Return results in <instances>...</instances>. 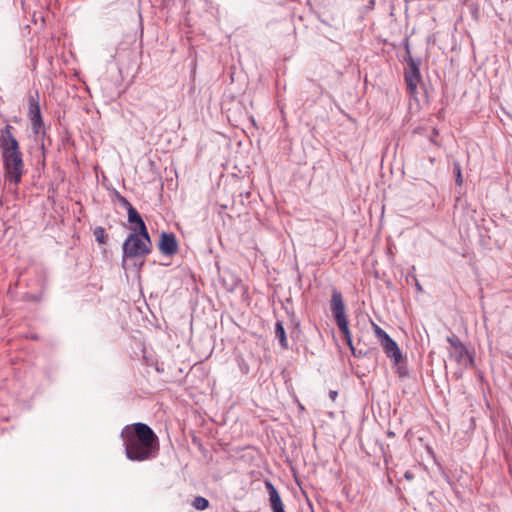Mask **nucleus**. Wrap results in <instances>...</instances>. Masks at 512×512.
<instances>
[{
	"label": "nucleus",
	"mask_w": 512,
	"mask_h": 512,
	"mask_svg": "<svg viewBox=\"0 0 512 512\" xmlns=\"http://www.w3.org/2000/svg\"><path fill=\"white\" fill-rule=\"evenodd\" d=\"M275 336L279 340L280 345L283 348H287L288 343H287L286 333H285V329H284L283 324H282L281 321H277L276 322V325H275Z\"/></svg>",
	"instance_id": "13"
},
{
	"label": "nucleus",
	"mask_w": 512,
	"mask_h": 512,
	"mask_svg": "<svg viewBox=\"0 0 512 512\" xmlns=\"http://www.w3.org/2000/svg\"><path fill=\"white\" fill-rule=\"evenodd\" d=\"M336 324H337L338 328L340 329V331L342 332L347 345L351 349L352 354L354 356H356V357L362 355V352L359 351L357 353L355 348H354V346H353L352 338H351V333H350V329H349V326H348L347 318L336 320Z\"/></svg>",
	"instance_id": "12"
},
{
	"label": "nucleus",
	"mask_w": 512,
	"mask_h": 512,
	"mask_svg": "<svg viewBox=\"0 0 512 512\" xmlns=\"http://www.w3.org/2000/svg\"><path fill=\"white\" fill-rule=\"evenodd\" d=\"M399 374L400 375H405V372L403 371V369L399 368Z\"/></svg>",
	"instance_id": "21"
},
{
	"label": "nucleus",
	"mask_w": 512,
	"mask_h": 512,
	"mask_svg": "<svg viewBox=\"0 0 512 512\" xmlns=\"http://www.w3.org/2000/svg\"><path fill=\"white\" fill-rule=\"evenodd\" d=\"M94 235H95L96 240L99 243L104 244L106 242V236H105L104 228H102V227L95 228Z\"/></svg>",
	"instance_id": "15"
},
{
	"label": "nucleus",
	"mask_w": 512,
	"mask_h": 512,
	"mask_svg": "<svg viewBox=\"0 0 512 512\" xmlns=\"http://www.w3.org/2000/svg\"><path fill=\"white\" fill-rule=\"evenodd\" d=\"M405 477H406L407 479H411V478H412V476H411V474H410L409 472H406V473H405Z\"/></svg>",
	"instance_id": "20"
},
{
	"label": "nucleus",
	"mask_w": 512,
	"mask_h": 512,
	"mask_svg": "<svg viewBox=\"0 0 512 512\" xmlns=\"http://www.w3.org/2000/svg\"><path fill=\"white\" fill-rule=\"evenodd\" d=\"M446 340L451 346L449 350L450 357H452L457 363L465 366L473 364L472 356L460 339L455 336H448Z\"/></svg>",
	"instance_id": "4"
},
{
	"label": "nucleus",
	"mask_w": 512,
	"mask_h": 512,
	"mask_svg": "<svg viewBox=\"0 0 512 512\" xmlns=\"http://www.w3.org/2000/svg\"><path fill=\"white\" fill-rule=\"evenodd\" d=\"M28 115L32 123V129L35 133H39V130L43 125V121L41 117L39 102L33 96L29 97Z\"/></svg>",
	"instance_id": "7"
},
{
	"label": "nucleus",
	"mask_w": 512,
	"mask_h": 512,
	"mask_svg": "<svg viewBox=\"0 0 512 512\" xmlns=\"http://www.w3.org/2000/svg\"><path fill=\"white\" fill-rule=\"evenodd\" d=\"M330 308L335 321L346 318L342 294L336 289L332 292Z\"/></svg>",
	"instance_id": "9"
},
{
	"label": "nucleus",
	"mask_w": 512,
	"mask_h": 512,
	"mask_svg": "<svg viewBox=\"0 0 512 512\" xmlns=\"http://www.w3.org/2000/svg\"><path fill=\"white\" fill-rule=\"evenodd\" d=\"M373 325V329H374V332H375V335L377 336V338L379 339L380 342H382L384 340V338H387L389 335L381 328L379 327L377 324L375 323H372Z\"/></svg>",
	"instance_id": "16"
},
{
	"label": "nucleus",
	"mask_w": 512,
	"mask_h": 512,
	"mask_svg": "<svg viewBox=\"0 0 512 512\" xmlns=\"http://www.w3.org/2000/svg\"><path fill=\"white\" fill-rule=\"evenodd\" d=\"M265 487L267 494L269 495V501L271 503L273 512H284L280 495L274 485L271 482L266 481Z\"/></svg>",
	"instance_id": "10"
},
{
	"label": "nucleus",
	"mask_w": 512,
	"mask_h": 512,
	"mask_svg": "<svg viewBox=\"0 0 512 512\" xmlns=\"http://www.w3.org/2000/svg\"><path fill=\"white\" fill-rule=\"evenodd\" d=\"M151 239L148 231L146 235L139 231H133L123 244V257L136 258L144 257L150 252Z\"/></svg>",
	"instance_id": "3"
},
{
	"label": "nucleus",
	"mask_w": 512,
	"mask_h": 512,
	"mask_svg": "<svg viewBox=\"0 0 512 512\" xmlns=\"http://www.w3.org/2000/svg\"><path fill=\"white\" fill-rule=\"evenodd\" d=\"M120 201H121L122 205L128 210V207H129V205H131V203L124 197H121Z\"/></svg>",
	"instance_id": "18"
},
{
	"label": "nucleus",
	"mask_w": 512,
	"mask_h": 512,
	"mask_svg": "<svg viewBox=\"0 0 512 512\" xmlns=\"http://www.w3.org/2000/svg\"><path fill=\"white\" fill-rule=\"evenodd\" d=\"M408 68L405 71V81L407 88L411 95L416 94L417 87L421 81V74L419 70V63L415 61L411 56L407 60Z\"/></svg>",
	"instance_id": "5"
},
{
	"label": "nucleus",
	"mask_w": 512,
	"mask_h": 512,
	"mask_svg": "<svg viewBox=\"0 0 512 512\" xmlns=\"http://www.w3.org/2000/svg\"><path fill=\"white\" fill-rule=\"evenodd\" d=\"M329 396H330V398L332 400H335L336 397H337V392L336 391H330Z\"/></svg>",
	"instance_id": "19"
},
{
	"label": "nucleus",
	"mask_w": 512,
	"mask_h": 512,
	"mask_svg": "<svg viewBox=\"0 0 512 512\" xmlns=\"http://www.w3.org/2000/svg\"><path fill=\"white\" fill-rule=\"evenodd\" d=\"M455 172H456V183L458 185H461L462 184V175H461V168H460V165L459 164H455Z\"/></svg>",
	"instance_id": "17"
},
{
	"label": "nucleus",
	"mask_w": 512,
	"mask_h": 512,
	"mask_svg": "<svg viewBox=\"0 0 512 512\" xmlns=\"http://www.w3.org/2000/svg\"><path fill=\"white\" fill-rule=\"evenodd\" d=\"M380 344L387 357L392 359L395 364H399L402 361L401 350L399 349L397 343L390 336L384 338Z\"/></svg>",
	"instance_id": "8"
},
{
	"label": "nucleus",
	"mask_w": 512,
	"mask_h": 512,
	"mask_svg": "<svg viewBox=\"0 0 512 512\" xmlns=\"http://www.w3.org/2000/svg\"><path fill=\"white\" fill-rule=\"evenodd\" d=\"M162 254L167 256L175 255L178 252V242L173 233L162 232L158 244Z\"/></svg>",
	"instance_id": "6"
},
{
	"label": "nucleus",
	"mask_w": 512,
	"mask_h": 512,
	"mask_svg": "<svg viewBox=\"0 0 512 512\" xmlns=\"http://www.w3.org/2000/svg\"><path fill=\"white\" fill-rule=\"evenodd\" d=\"M12 126L6 125L0 135V150L5 170V179L18 185L25 172L22 153L17 139L11 133Z\"/></svg>",
	"instance_id": "2"
},
{
	"label": "nucleus",
	"mask_w": 512,
	"mask_h": 512,
	"mask_svg": "<svg viewBox=\"0 0 512 512\" xmlns=\"http://www.w3.org/2000/svg\"><path fill=\"white\" fill-rule=\"evenodd\" d=\"M192 506L196 509V510H205L208 508L209 506V501L204 498V497H201V496H198L196 497L193 502H192Z\"/></svg>",
	"instance_id": "14"
},
{
	"label": "nucleus",
	"mask_w": 512,
	"mask_h": 512,
	"mask_svg": "<svg viewBox=\"0 0 512 512\" xmlns=\"http://www.w3.org/2000/svg\"><path fill=\"white\" fill-rule=\"evenodd\" d=\"M121 438L125 446L126 456L131 461H145L155 456L158 450V438L145 423L126 425Z\"/></svg>",
	"instance_id": "1"
},
{
	"label": "nucleus",
	"mask_w": 512,
	"mask_h": 512,
	"mask_svg": "<svg viewBox=\"0 0 512 512\" xmlns=\"http://www.w3.org/2000/svg\"><path fill=\"white\" fill-rule=\"evenodd\" d=\"M127 213L128 222L131 224H135V227H132V230L139 231L141 232V234L146 235L147 228L138 211L132 205H129Z\"/></svg>",
	"instance_id": "11"
}]
</instances>
